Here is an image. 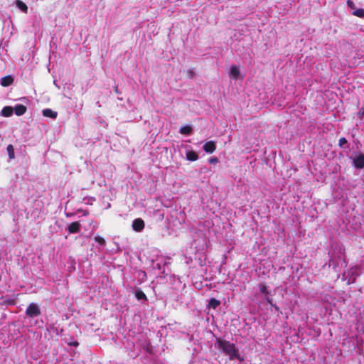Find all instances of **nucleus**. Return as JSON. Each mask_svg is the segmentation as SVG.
Returning a JSON list of instances; mask_svg holds the SVG:
<instances>
[{
    "instance_id": "f257e3e1",
    "label": "nucleus",
    "mask_w": 364,
    "mask_h": 364,
    "mask_svg": "<svg viewBox=\"0 0 364 364\" xmlns=\"http://www.w3.org/2000/svg\"><path fill=\"white\" fill-rule=\"evenodd\" d=\"M215 347L229 357L230 360L237 359L243 360V358L239 354L235 345L223 338H217Z\"/></svg>"
},
{
    "instance_id": "f03ea898",
    "label": "nucleus",
    "mask_w": 364,
    "mask_h": 364,
    "mask_svg": "<svg viewBox=\"0 0 364 364\" xmlns=\"http://www.w3.org/2000/svg\"><path fill=\"white\" fill-rule=\"evenodd\" d=\"M361 273V270L359 267L355 266L350 268L349 270L345 272L343 274V278L346 281L348 284H352L355 281L357 277Z\"/></svg>"
},
{
    "instance_id": "7ed1b4c3",
    "label": "nucleus",
    "mask_w": 364,
    "mask_h": 364,
    "mask_svg": "<svg viewBox=\"0 0 364 364\" xmlns=\"http://www.w3.org/2000/svg\"><path fill=\"white\" fill-rule=\"evenodd\" d=\"M229 77L233 80L242 79L240 67L236 65H232L229 69Z\"/></svg>"
},
{
    "instance_id": "20e7f679",
    "label": "nucleus",
    "mask_w": 364,
    "mask_h": 364,
    "mask_svg": "<svg viewBox=\"0 0 364 364\" xmlns=\"http://www.w3.org/2000/svg\"><path fill=\"white\" fill-rule=\"evenodd\" d=\"M26 314L30 317H36L40 315L41 311L38 306L36 304L31 303L28 306Z\"/></svg>"
},
{
    "instance_id": "39448f33",
    "label": "nucleus",
    "mask_w": 364,
    "mask_h": 364,
    "mask_svg": "<svg viewBox=\"0 0 364 364\" xmlns=\"http://www.w3.org/2000/svg\"><path fill=\"white\" fill-rule=\"evenodd\" d=\"M353 164L357 168L364 167V154H358L353 158Z\"/></svg>"
},
{
    "instance_id": "423d86ee",
    "label": "nucleus",
    "mask_w": 364,
    "mask_h": 364,
    "mask_svg": "<svg viewBox=\"0 0 364 364\" xmlns=\"http://www.w3.org/2000/svg\"><path fill=\"white\" fill-rule=\"evenodd\" d=\"M144 222L141 218H136L132 222V228L136 232H141L144 228Z\"/></svg>"
},
{
    "instance_id": "0eeeda50",
    "label": "nucleus",
    "mask_w": 364,
    "mask_h": 364,
    "mask_svg": "<svg viewBox=\"0 0 364 364\" xmlns=\"http://www.w3.org/2000/svg\"><path fill=\"white\" fill-rule=\"evenodd\" d=\"M203 149L206 153L212 154L216 149L215 142L213 141H208L204 144Z\"/></svg>"
},
{
    "instance_id": "6e6552de",
    "label": "nucleus",
    "mask_w": 364,
    "mask_h": 364,
    "mask_svg": "<svg viewBox=\"0 0 364 364\" xmlns=\"http://www.w3.org/2000/svg\"><path fill=\"white\" fill-rule=\"evenodd\" d=\"M14 112L17 116H21L24 114L27 110V108L26 106L23 105H16L14 108Z\"/></svg>"
},
{
    "instance_id": "1a4fd4ad",
    "label": "nucleus",
    "mask_w": 364,
    "mask_h": 364,
    "mask_svg": "<svg viewBox=\"0 0 364 364\" xmlns=\"http://www.w3.org/2000/svg\"><path fill=\"white\" fill-rule=\"evenodd\" d=\"M13 112L14 109L12 107L6 106L1 109L0 114L4 117H9L13 114Z\"/></svg>"
},
{
    "instance_id": "9d476101",
    "label": "nucleus",
    "mask_w": 364,
    "mask_h": 364,
    "mask_svg": "<svg viewBox=\"0 0 364 364\" xmlns=\"http://www.w3.org/2000/svg\"><path fill=\"white\" fill-rule=\"evenodd\" d=\"M80 224L78 222L72 223L68 228L69 233H76L80 230Z\"/></svg>"
},
{
    "instance_id": "9b49d317",
    "label": "nucleus",
    "mask_w": 364,
    "mask_h": 364,
    "mask_svg": "<svg viewBox=\"0 0 364 364\" xmlns=\"http://www.w3.org/2000/svg\"><path fill=\"white\" fill-rule=\"evenodd\" d=\"M14 81L13 77L11 75H7L1 79L0 84L3 87H7L12 84Z\"/></svg>"
},
{
    "instance_id": "f8f14e48",
    "label": "nucleus",
    "mask_w": 364,
    "mask_h": 364,
    "mask_svg": "<svg viewBox=\"0 0 364 364\" xmlns=\"http://www.w3.org/2000/svg\"><path fill=\"white\" fill-rule=\"evenodd\" d=\"M186 159L190 161H196L198 159V156L196 152L193 150H188L186 151Z\"/></svg>"
},
{
    "instance_id": "ddd939ff",
    "label": "nucleus",
    "mask_w": 364,
    "mask_h": 364,
    "mask_svg": "<svg viewBox=\"0 0 364 364\" xmlns=\"http://www.w3.org/2000/svg\"><path fill=\"white\" fill-rule=\"evenodd\" d=\"M43 114L44 117H50L52 119H55L57 117V112L53 111L50 109H45L43 110Z\"/></svg>"
},
{
    "instance_id": "4468645a",
    "label": "nucleus",
    "mask_w": 364,
    "mask_h": 364,
    "mask_svg": "<svg viewBox=\"0 0 364 364\" xmlns=\"http://www.w3.org/2000/svg\"><path fill=\"white\" fill-rule=\"evenodd\" d=\"M16 5L21 11H22L24 13H27L28 6H26V4L25 3H23V1H21L20 0H16Z\"/></svg>"
},
{
    "instance_id": "2eb2a0df",
    "label": "nucleus",
    "mask_w": 364,
    "mask_h": 364,
    "mask_svg": "<svg viewBox=\"0 0 364 364\" xmlns=\"http://www.w3.org/2000/svg\"><path fill=\"white\" fill-rule=\"evenodd\" d=\"M220 304V301L217 300L216 299L212 298L208 303L209 308H212L213 309H215L219 306Z\"/></svg>"
},
{
    "instance_id": "dca6fc26",
    "label": "nucleus",
    "mask_w": 364,
    "mask_h": 364,
    "mask_svg": "<svg viewBox=\"0 0 364 364\" xmlns=\"http://www.w3.org/2000/svg\"><path fill=\"white\" fill-rule=\"evenodd\" d=\"M192 132V128L189 125L183 126L180 129V133L182 134H190Z\"/></svg>"
},
{
    "instance_id": "f3484780",
    "label": "nucleus",
    "mask_w": 364,
    "mask_h": 364,
    "mask_svg": "<svg viewBox=\"0 0 364 364\" xmlns=\"http://www.w3.org/2000/svg\"><path fill=\"white\" fill-rule=\"evenodd\" d=\"M135 296L136 298L138 299V300H146L147 298H146V296L145 295V294L140 289H138L135 292Z\"/></svg>"
},
{
    "instance_id": "a211bd4d",
    "label": "nucleus",
    "mask_w": 364,
    "mask_h": 364,
    "mask_svg": "<svg viewBox=\"0 0 364 364\" xmlns=\"http://www.w3.org/2000/svg\"><path fill=\"white\" fill-rule=\"evenodd\" d=\"M7 151H8V154H9V159H12L14 158V147L11 144H9L7 148Z\"/></svg>"
},
{
    "instance_id": "6ab92c4d",
    "label": "nucleus",
    "mask_w": 364,
    "mask_h": 364,
    "mask_svg": "<svg viewBox=\"0 0 364 364\" xmlns=\"http://www.w3.org/2000/svg\"><path fill=\"white\" fill-rule=\"evenodd\" d=\"M259 291L261 293L264 294V295H269V292L267 290V287L264 284H260L259 286Z\"/></svg>"
},
{
    "instance_id": "aec40b11",
    "label": "nucleus",
    "mask_w": 364,
    "mask_h": 364,
    "mask_svg": "<svg viewBox=\"0 0 364 364\" xmlns=\"http://www.w3.org/2000/svg\"><path fill=\"white\" fill-rule=\"evenodd\" d=\"M95 240L96 242H97L100 246H105V240L103 237L100 236H95Z\"/></svg>"
},
{
    "instance_id": "412c9836",
    "label": "nucleus",
    "mask_w": 364,
    "mask_h": 364,
    "mask_svg": "<svg viewBox=\"0 0 364 364\" xmlns=\"http://www.w3.org/2000/svg\"><path fill=\"white\" fill-rule=\"evenodd\" d=\"M353 15H355L356 16L363 18L364 17V9H359L355 10L353 12Z\"/></svg>"
},
{
    "instance_id": "4be33fe9",
    "label": "nucleus",
    "mask_w": 364,
    "mask_h": 364,
    "mask_svg": "<svg viewBox=\"0 0 364 364\" xmlns=\"http://www.w3.org/2000/svg\"><path fill=\"white\" fill-rule=\"evenodd\" d=\"M265 300L269 303L272 306H273L276 310H278V307L275 305H273L272 304V299L270 298L269 296V295H265Z\"/></svg>"
},
{
    "instance_id": "5701e85b",
    "label": "nucleus",
    "mask_w": 364,
    "mask_h": 364,
    "mask_svg": "<svg viewBox=\"0 0 364 364\" xmlns=\"http://www.w3.org/2000/svg\"><path fill=\"white\" fill-rule=\"evenodd\" d=\"M210 164H217L218 162V159L216 157H211L208 160Z\"/></svg>"
},
{
    "instance_id": "b1692460",
    "label": "nucleus",
    "mask_w": 364,
    "mask_h": 364,
    "mask_svg": "<svg viewBox=\"0 0 364 364\" xmlns=\"http://www.w3.org/2000/svg\"><path fill=\"white\" fill-rule=\"evenodd\" d=\"M346 143H347V140L344 137H342L339 139V145L341 146H342L343 144H345Z\"/></svg>"
},
{
    "instance_id": "393cba45",
    "label": "nucleus",
    "mask_w": 364,
    "mask_h": 364,
    "mask_svg": "<svg viewBox=\"0 0 364 364\" xmlns=\"http://www.w3.org/2000/svg\"><path fill=\"white\" fill-rule=\"evenodd\" d=\"M93 200H95V198H87V203H92Z\"/></svg>"
},
{
    "instance_id": "a878e982",
    "label": "nucleus",
    "mask_w": 364,
    "mask_h": 364,
    "mask_svg": "<svg viewBox=\"0 0 364 364\" xmlns=\"http://www.w3.org/2000/svg\"><path fill=\"white\" fill-rule=\"evenodd\" d=\"M360 114L364 117V107H362L361 109L360 110Z\"/></svg>"
},
{
    "instance_id": "bb28decb",
    "label": "nucleus",
    "mask_w": 364,
    "mask_h": 364,
    "mask_svg": "<svg viewBox=\"0 0 364 364\" xmlns=\"http://www.w3.org/2000/svg\"><path fill=\"white\" fill-rule=\"evenodd\" d=\"M71 345L74 346H77L78 345L77 342H74L73 343H71Z\"/></svg>"
},
{
    "instance_id": "cd10ccee",
    "label": "nucleus",
    "mask_w": 364,
    "mask_h": 364,
    "mask_svg": "<svg viewBox=\"0 0 364 364\" xmlns=\"http://www.w3.org/2000/svg\"><path fill=\"white\" fill-rule=\"evenodd\" d=\"M52 328H53L50 326L49 327L47 328V330L50 331Z\"/></svg>"
},
{
    "instance_id": "c85d7f7f",
    "label": "nucleus",
    "mask_w": 364,
    "mask_h": 364,
    "mask_svg": "<svg viewBox=\"0 0 364 364\" xmlns=\"http://www.w3.org/2000/svg\"><path fill=\"white\" fill-rule=\"evenodd\" d=\"M143 274V275L145 277L146 276V273L144 272H141Z\"/></svg>"
}]
</instances>
